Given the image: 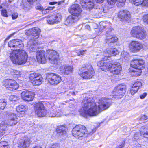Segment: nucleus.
Wrapping results in <instances>:
<instances>
[{
    "label": "nucleus",
    "instance_id": "1",
    "mask_svg": "<svg viewBox=\"0 0 148 148\" xmlns=\"http://www.w3.org/2000/svg\"><path fill=\"white\" fill-rule=\"evenodd\" d=\"M97 106L92 98H85L82 103V108L79 111L80 114L84 117L88 116H96L100 110H104L108 108L111 105V101L107 98H102L99 100Z\"/></svg>",
    "mask_w": 148,
    "mask_h": 148
},
{
    "label": "nucleus",
    "instance_id": "2",
    "mask_svg": "<svg viewBox=\"0 0 148 148\" xmlns=\"http://www.w3.org/2000/svg\"><path fill=\"white\" fill-rule=\"evenodd\" d=\"M8 45L10 47L16 49H13L10 54V58L12 63L16 64L22 65L27 62L28 57L27 53L24 50L18 49V48L23 46V44L21 40H12L8 42Z\"/></svg>",
    "mask_w": 148,
    "mask_h": 148
},
{
    "label": "nucleus",
    "instance_id": "3",
    "mask_svg": "<svg viewBox=\"0 0 148 148\" xmlns=\"http://www.w3.org/2000/svg\"><path fill=\"white\" fill-rule=\"evenodd\" d=\"M95 131L88 132L86 127L82 125H79L76 126L72 130V135L77 138H79L82 137H86L92 134Z\"/></svg>",
    "mask_w": 148,
    "mask_h": 148
},
{
    "label": "nucleus",
    "instance_id": "4",
    "mask_svg": "<svg viewBox=\"0 0 148 148\" xmlns=\"http://www.w3.org/2000/svg\"><path fill=\"white\" fill-rule=\"evenodd\" d=\"M131 34L133 37L142 40L146 37V32L143 28L137 26L132 28L131 31Z\"/></svg>",
    "mask_w": 148,
    "mask_h": 148
},
{
    "label": "nucleus",
    "instance_id": "5",
    "mask_svg": "<svg viewBox=\"0 0 148 148\" xmlns=\"http://www.w3.org/2000/svg\"><path fill=\"white\" fill-rule=\"evenodd\" d=\"M85 69L79 73L80 75L84 79H89L95 74V72L92 66L90 64L85 65Z\"/></svg>",
    "mask_w": 148,
    "mask_h": 148
},
{
    "label": "nucleus",
    "instance_id": "6",
    "mask_svg": "<svg viewBox=\"0 0 148 148\" xmlns=\"http://www.w3.org/2000/svg\"><path fill=\"white\" fill-rule=\"evenodd\" d=\"M126 85L124 84H120L116 87L114 90L112 94L116 99L122 98L126 92Z\"/></svg>",
    "mask_w": 148,
    "mask_h": 148
},
{
    "label": "nucleus",
    "instance_id": "7",
    "mask_svg": "<svg viewBox=\"0 0 148 148\" xmlns=\"http://www.w3.org/2000/svg\"><path fill=\"white\" fill-rule=\"evenodd\" d=\"M46 58L48 59L49 62L55 64L58 60L59 54L55 50H48L46 51Z\"/></svg>",
    "mask_w": 148,
    "mask_h": 148
},
{
    "label": "nucleus",
    "instance_id": "8",
    "mask_svg": "<svg viewBox=\"0 0 148 148\" xmlns=\"http://www.w3.org/2000/svg\"><path fill=\"white\" fill-rule=\"evenodd\" d=\"M34 109L37 115L39 117L45 116L47 111L43 104L41 102H38L34 104Z\"/></svg>",
    "mask_w": 148,
    "mask_h": 148
},
{
    "label": "nucleus",
    "instance_id": "9",
    "mask_svg": "<svg viewBox=\"0 0 148 148\" xmlns=\"http://www.w3.org/2000/svg\"><path fill=\"white\" fill-rule=\"evenodd\" d=\"M46 79L51 84L57 85L60 82L61 77L57 74L50 73L47 74Z\"/></svg>",
    "mask_w": 148,
    "mask_h": 148
},
{
    "label": "nucleus",
    "instance_id": "10",
    "mask_svg": "<svg viewBox=\"0 0 148 148\" xmlns=\"http://www.w3.org/2000/svg\"><path fill=\"white\" fill-rule=\"evenodd\" d=\"M3 85L10 90L17 89L18 88V85L16 81L12 79L4 80L3 82Z\"/></svg>",
    "mask_w": 148,
    "mask_h": 148
},
{
    "label": "nucleus",
    "instance_id": "11",
    "mask_svg": "<svg viewBox=\"0 0 148 148\" xmlns=\"http://www.w3.org/2000/svg\"><path fill=\"white\" fill-rule=\"evenodd\" d=\"M29 79L32 84L35 85H40L43 82L42 76L36 73H31L30 75Z\"/></svg>",
    "mask_w": 148,
    "mask_h": 148
},
{
    "label": "nucleus",
    "instance_id": "12",
    "mask_svg": "<svg viewBox=\"0 0 148 148\" xmlns=\"http://www.w3.org/2000/svg\"><path fill=\"white\" fill-rule=\"evenodd\" d=\"M112 63L108 59L104 58L103 60L98 62V66L103 71H110Z\"/></svg>",
    "mask_w": 148,
    "mask_h": 148
},
{
    "label": "nucleus",
    "instance_id": "13",
    "mask_svg": "<svg viewBox=\"0 0 148 148\" xmlns=\"http://www.w3.org/2000/svg\"><path fill=\"white\" fill-rule=\"evenodd\" d=\"M40 30L38 27H34L29 29L25 33L27 36H31L32 40H35L39 37Z\"/></svg>",
    "mask_w": 148,
    "mask_h": 148
},
{
    "label": "nucleus",
    "instance_id": "14",
    "mask_svg": "<svg viewBox=\"0 0 148 148\" xmlns=\"http://www.w3.org/2000/svg\"><path fill=\"white\" fill-rule=\"evenodd\" d=\"M144 61L143 60L136 59L131 62L130 65L132 68L142 70L144 67Z\"/></svg>",
    "mask_w": 148,
    "mask_h": 148
},
{
    "label": "nucleus",
    "instance_id": "15",
    "mask_svg": "<svg viewBox=\"0 0 148 148\" xmlns=\"http://www.w3.org/2000/svg\"><path fill=\"white\" fill-rule=\"evenodd\" d=\"M69 12L73 15L80 18V15L82 10L80 6L78 4H73L72 5L69 9Z\"/></svg>",
    "mask_w": 148,
    "mask_h": 148
},
{
    "label": "nucleus",
    "instance_id": "16",
    "mask_svg": "<svg viewBox=\"0 0 148 148\" xmlns=\"http://www.w3.org/2000/svg\"><path fill=\"white\" fill-rule=\"evenodd\" d=\"M130 51L133 52H138L142 48V45L140 42L137 41H132L130 44Z\"/></svg>",
    "mask_w": 148,
    "mask_h": 148
},
{
    "label": "nucleus",
    "instance_id": "17",
    "mask_svg": "<svg viewBox=\"0 0 148 148\" xmlns=\"http://www.w3.org/2000/svg\"><path fill=\"white\" fill-rule=\"evenodd\" d=\"M111 31L110 29H109L108 31H106V33L105 42L108 44L116 42L118 40V38L111 33Z\"/></svg>",
    "mask_w": 148,
    "mask_h": 148
},
{
    "label": "nucleus",
    "instance_id": "18",
    "mask_svg": "<svg viewBox=\"0 0 148 148\" xmlns=\"http://www.w3.org/2000/svg\"><path fill=\"white\" fill-rule=\"evenodd\" d=\"M122 70L120 64L117 62H115L112 63L110 69V71L111 73L115 75L119 74Z\"/></svg>",
    "mask_w": 148,
    "mask_h": 148
},
{
    "label": "nucleus",
    "instance_id": "19",
    "mask_svg": "<svg viewBox=\"0 0 148 148\" xmlns=\"http://www.w3.org/2000/svg\"><path fill=\"white\" fill-rule=\"evenodd\" d=\"M34 95L33 92L28 90L24 91L21 94L22 99L27 101H32L34 98Z\"/></svg>",
    "mask_w": 148,
    "mask_h": 148
},
{
    "label": "nucleus",
    "instance_id": "20",
    "mask_svg": "<svg viewBox=\"0 0 148 148\" xmlns=\"http://www.w3.org/2000/svg\"><path fill=\"white\" fill-rule=\"evenodd\" d=\"M118 16L121 21H127L130 19V13L129 11L126 10L120 11Z\"/></svg>",
    "mask_w": 148,
    "mask_h": 148
},
{
    "label": "nucleus",
    "instance_id": "21",
    "mask_svg": "<svg viewBox=\"0 0 148 148\" xmlns=\"http://www.w3.org/2000/svg\"><path fill=\"white\" fill-rule=\"evenodd\" d=\"M36 56L37 61L39 62L44 64L46 62L47 58L45 57V53L44 51H38Z\"/></svg>",
    "mask_w": 148,
    "mask_h": 148
},
{
    "label": "nucleus",
    "instance_id": "22",
    "mask_svg": "<svg viewBox=\"0 0 148 148\" xmlns=\"http://www.w3.org/2000/svg\"><path fill=\"white\" fill-rule=\"evenodd\" d=\"M62 16L60 13H57L55 16H52L48 18L47 21L50 24H54L60 21L61 20Z\"/></svg>",
    "mask_w": 148,
    "mask_h": 148
},
{
    "label": "nucleus",
    "instance_id": "23",
    "mask_svg": "<svg viewBox=\"0 0 148 148\" xmlns=\"http://www.w3.org/2000/svg\"><path fill=\"white\" fill-rule=\"evenodd\" d=\"M73 71V67L69 65H63L60 68L61 72L64 74L68 75Z\"/></svg>",
    "mask_w": 148,
    "mask_h": 148
},
{
    "label": "nucleus",
    "instance_id": "24",
    "mask_svg": "<svg viewBox=\"0 0 148 148\" xmlns=\"http://www.w3.org/2000/svg\"><path fill=\"white\" fill-rule=\"evenodd\" d=\"M9 125L13 126L15 125L18 123L17 118L15 114L13 113L11 114L8 121Z\"/></svg>",
    "mask_w": 148,
    "mask_h": 148
},
{
    "label": "nucleus",
    "instance_id": "25",
    "mask_svg": "<svg viewBox=\"0 0 148 148\" xmlns=\"http://www.w3.org/2000/svg\"><path fill=\"white\" fill-rule=\"evenodd\" d=\"M79 19V17L75 15H72L66 18L65 21V24L66 25H69L77 21Z\"/></svg>",
    "mask_w": 148,
    "mask_h": 148
},
{
    "label": "nucleus",
    "instance_id": "26",
    "mask_svg": "<svg viewBox=\"0 0 148 148\" xmlns=\"http://www.w3.org/2000/svg\"><path fill=\"white\" fill-rule=\"evenodd\" d=\"M94 5L92 0H86L85 1L82 2V6L83 8L89 9L92 8Z\"/></svg>",
    "mask_w": 148,
    "mask_h": 148
},
{
    "label": "nucleus",
    "instance_id": "27",
    "mask_svg": "<svg viewBox=\"0 0 148 148\" xmlns=\"http://www.w3.org/2000/svg\"><path fill=\"white\" fill-rule=\"evenodd\" d=\"M31 142L29 138H25L24 141L20 143L18 145L19 148H26L28 147Z\"/></svg>",
    "mask_w": 148,
    "mask_h": 148
},
{
    "label": "nucleus",
    "instance_id": "28",
    "mask_svg": "<svg viewBox=\"0 0 148 148\" xmlns=\"http://www.w3.org/2000/svg\"><path fill=\"white\" fill-rule=\"evenodd\" d=\"M7 131V126L5 125L4 121L2 122L0 124V137L6 132Z\"/></svg>",
    "mask_w": 148,
    "mask_h": 148
},
{
    "label": "nucleus",
    "instance_id": "29",
    "mask_svg": "<svg viewBox=\"0 0 148 148\" xmlns=\"http://www.w3.org/2000/svg\"><path fill=\"white\" fill-rule=\"evenodd\" d=\"M27 109L28 108L26 106L20 105L16 107V110L18 112L22 114H24Z\"/></svg>",
    "mask_w": 148,
    "mask_h": 148
},
{
    "label": "nucleus",
    "instance_id": "30",
    "mask_svg": "<svg viewBox=\"0 0 148 148\" xmlns=\"http://www.w3.org/2000/svg\"><path fill=\"white\" fill-rule=\"evenodd\" d=\"M66 128L63 126H60L58 127L56 129V131L59 136L64 135L66 134Z\"/></svg>",
    "mask_w": 148,
    "mask_h": 148
},
{
    "label": "nucleus",
    "instance_id": "31",
    "mask_svg": "<svg viewBox=\"0 0 148 148\" xmlns=\"http://www.w3.org/2000/svg\"><path fill=\"white\" fill-rule=\"evenodd\" d=\"M141 70L134 68V69L130 70V74L132 76H137L141 75Z\"/></svg>",
    "mask_w": 148,
    "mask_h": 148
},
{
    "label": "nucleus",
    "instance_id": "32",
    "mask_svg": "<svg viewBox=\"0 0 148 148\" xmlns=\"http://www.w3.org/2000/svg\"><path fill=\"white\" fill-rule=\"evenodd\" d=\"M56 108H51L48 111V113L49 116L51 117H53L57 116L56 114Z\"/></svg>",
    "mask_w": 148,
    "mask_h": 148
},
{
    "label": "nucleus",
    "instance_id": "33",
    "mask_svg": "<svg viewBox=\"0 0 148 148\" xmlns=\"http://www.w3.org/2000/svg\"><path fill=\"white\" fill-rule=\"evenodd\" d=\"M7 105V100L5 99H0V111L3 110Z\"/></svg>",
    "mask_w": 148,
    "mask_h": 148
},
{
    "label": "nucleus",
    "instance_id": "34",
    "mask_svg": "<svg viewBox=\"0 0 148 148\" xmlns=\"http://www.w3.org/2000/svg\"><path fill=\"white\" fill-rule=\"evenodd\" d=\"M141 135L145 138H148V128H142L141 130Z\"/></svg>",
    "mask_w": 148,
    "mask_h": 148
},
{
    "label": "nucleus",
    "instance_id": "35",
    "mask_svg": "<svg viewBox=\"0 0 148 148\" xmlns=\"http://www.w3.org/2000/svg\"><path fill=\"white\" fill-rule=\"evenodd\" d=\"M125 1L126 0H107L108 4L111 5H114L116 1L119 3H124Z\"/></svg>",
    "mask_w": 148,
    "mask_h": 148
},
{
    "label": "nucleus",
    "instance_id": "36",
    "mask_svg": "<svg viewBox=\"0 0 148 148\" xmlns=\"http://www.w3.org/2000/svg\"><path fill=\"white\" fill-rule=\"evenodd\" d=\"M142 86L141 82L139 80H137L136 81L133 85L132 86L139 89Z\"/></svg>",
    "mask_w": 148,
    "mask_h": 148
},
{
    "label": "nucleus",
    "instance_id": "37",
    "mask_svg": "<svg viewBox=\"0 0 148 148\" xmlns=\"http://www.w3.org/2000/svg\"><path fill=\"white\" fill-rule=\"evenodd\" d=\"M110 51H109L110 53H111V55H113L114 56L116 55L119 53V52L118 50L115 48H111L110 49Z\"/></svg>",
    "mask_w": 148,
    "mask_h": 148
},
{
    "label": "nucleus",
    "instance_id": "38",
    "mask_svg": "<svg viewBox=\"0 0 148 148\" xmlns=\"http://www.w3.org/2000/svg\"><path fill=\"white\" fill-rule=\"evenodd\" d=\"M109 51H110V49H108L103 52V56L106 57V58H105L107 59H108L107 58H108L110 57L111 56V53H109L110 52Z\"/></svg>",
    "mask_w": 148,
    "mask_h": 148
},
{
    "label": "nucleus",
    "instance_id": "39",
    "mask_svg": "<svg viewBox=\"0 0 148 148\" xmlns=\"http://www.w3.org/2000/svg\"><path fill=\"white\" fill-rule=\"evenodd\" d=\"M0 148H3V147H5V148H8L9 147L8 144L6 141H1L0 142Z\"/></svg>",
    "mask_w": 148,
    "mask_h": 148
},
{
    "label": "nucleus",
    "instance_id": "40",
    "mask_svg": "<svg viewBox=\"0 0 148 148\" xmlns=\"http://www.w3.org/2000/svg\"><path fill=\"white\" fill-rule=\"evenodd\" d=\"M132 3L138 6L140 5H142L143 0H132Z\"/></svg>",
    "mask_w": 148,
    "mask_h": 148
},
{
    "label": "nucleus",
    "instance_id": "41",
    "mask_svg": "<svg viewBox=\"0 0 148 148\" xmlns=\"http://www.w3.org/2000/svg\"><path fill=\"white\" fill-rule=\"evenodd\" d=\"M138 89L132 86L130 90V92L132 95H133L137 92Z\"/></svg>",
    "mask_w": 148,
    "mask_h": 148
},
{
    "label": "nucleus",
    "instance_id": "42",
    "mask_svg": "<svg viewBox=\"0 0 148 148\" xmlns=\"http://www.w3.org/2000/svg\"><path fill=\"white\" fill-rule=\"evenodd\" d=\"M1 13L2 16L4 17H8V16L7 14V11L6 9H3L1 11Z\"/></svg>",
    "mask_w": 148,
    "mask_h": 148
},
{
    "label": "nucleus",
    "instance_id": "43",
    "mask_svg": "<svg viewBox=\"0 0 148 148\" xmlns=\"http://www.w3.org/2000/svg\"><path fill=\"white\" fill-rule=\"evenodd\" d=\"M12 72L13 74L17 75V77H21V73L19 71L13 70Z\"/></svg>",
    "mask_w": 148,
    "mask_h": 148
},
{
    "label": "nucleus",
    "instance_id": "44",
    "mask_svg": "<svg viewBox=\"0 0 148 148\" xmlns=\"http://www.w3.org/2000/svg\"><path fill=\"white\" fill-rule=\"evenodd\" d=\"M141 131L140 132H137L134 134V138L135 139L137 140L140 138V136H142L141 135Z\"/></svg>",
    "mask_w": 148,
    "mask_h": 148
},
{
    "label": "nucleus",
    "instance_id": "45",
    "mask_svg": "<svg viewBox=\"0 0 148 148\" xmlns=\"http://www.w3.org/2000/svg\"><path fill=\"white\" fill-rule=\"evenodd\" d=\"M53 8L51 7H49L47 8L44 9L42 11V13H46L48 12L49 10H52L53 9Z\"/></svg>",
    "mask_w": 148,
    "mask_h": 148
},
{
    "label": "nucleus",
    "instance_id": "46",
    "mask_svg": "<svg viewBox=\"0 0 148 148\" xmlns=\"http://www.w3.org/2000/svg\"><path fill=\"white\" fill-rule=\"evenodd\" d=\"M129 54L126 51H122L121 52V57L122 58H125L128 56Z\"/></svg>",
    "mask_w": 148,
    "mask_h": 148
},
{
    "label": "nucleus",
    "instance_id": "47",
    "mask_svg": "<svg viewBox=\"0 0 148 148\" xmlns=\"http://www.w3.org/2000/svg\"><path fill=\"white\" fill-rule=\"evenodd\" d=\"M143 19L144 22L148 24V14L143 16Z\"/></svg>",
    "mask_w": 148,
    "mask_h": 148
},
{
    "label": "nucleus",
    "instance_id": "48",
    "mask_svg": "<svg viewBox=\"0 0 148 148\" xmlns=\"http://www.w3.org/2000/svg\"><path fill=\"white\" fill-rule=\"evenodd\" d=\"M63 2V1H61L59 2L55 1L53 2H50L49 3V4L50 5H54L58 3V4L59 5L61 4V3H62Z\"/></svg>",
    "mask_w": 148,
    "mask_h": 148
},
{
    "label": "nucleus",
    "instance_id": "49",
    "mask_svg": "<svg viewBox=\"0 0 148 148\" xmlns=\"http://www.w3.org/2000/svg\"><path fill=\"white\" fill-rule=\"evenodd\" d=\"M142 6L148 7V0H143Z\"/></svg>",
    "mask_w": 148,
    "mask_h": 148
},
{
    "label": "nucleus",
    "instance_id": "50",
    "mask_svg": "<svg viewBox=\"0 0 148 148\" xmlns=\"http://www.w3.org/2000/svg\"><path fill=\"white\" fill-rule=\"evenodd\" d=\"M18 16V14L17 13H14L12 15V18L13 19H15Z\"/></svg>",
    "mask_w": 148,
    "mask_h": 148
},
{
    "label": "nucleus",
    "instance_id": "51",
    "mask_svg": "<svg viewBox=\"0 0 148 148\" xmlns=\"http://www.w3.org/2000/svg\"><path fill=\"white\" fill-rule=\"evenodd\" d=\"M60 146L59 144L55 143L53 144L49 148H59Z\"/></svg>",
    "mask_w": 148,
    "mask_h": 148
},
{
    "label": "nucleus",
    "instance_id": "52",
    "mask_svg": "<svg viewBox=\"0 0 148 148\" xmlns=\"http://www.w3.org/2000/svg\"><path fill=\"white\" fill-rule=\"evenodd\" d=\"M147 119V117L145 115L141 116L140 119V120L141 121H145Z\"/></svg>",
    "mask_w": 148,
    "mask_h": 148
},
{
    "label": "nucleus",
    "instance_id": "53",
    "mask_svg": "<svg viewBox=\"0 0 148 148\" xmlns=\"http://www.w3.org/2000/svg\"><path fill=\"white\" fill-rule=\"evenodd\" d=\"M147 94L146 93H144L141 95L140 96V98L141 99H143L146 96Z\"/></svg>",
    "mask_w": 148,
    "mask_h": 148
},
{
    "label": "nucleus",
    "instance_id": "54",
    "mask_svg": "<svg viewBox=\"0 0 148 148\" xmlns=\"http://www.w3.org/2000/svg\"><path fill=\"white\" fill-rule=\"evenodd\" d=\"M124 143L125 142H123L121 144L118 146V148H123V147L124 146Z\"/></svg>",
    "mask_w": 148,
    "mask_h": 148
},
{
    "label": "nucleus",
    "instance_id": "55",
    "mask_svg": "<svg viewBox=\"0 0 148 148\" xmlns=\"http://www.w3.org/2000/svg\"><path fill=\"white\" fill-rule=\"evenodd\" d=\"M10 98L11 99H12V101H16V98H17L16 96H14L13 95H11L10 96Z\"/></svg>",
    "mask_w": 148,
    "mask_h": 148
},
{
    "label": "nucleus",
    "instance_id": "56",
    "mask_svg": "<svg viewBox=\"0 0 148 148\" xmlns=\"http://www.w3.org/2000/svg\"><path fill=\"white\" fill-rule=\"evenodd\" d=\"M133 148H141V145L140 144H137Z\"/></svg>",
    "mask_w": 148,
    "mask_h": 148
},
{
    "label": "nucleus",
    "instance_id": "57",
    "mask_svg": "<svg viewBox=\"0 0 148 148\" xmlns=\"http://www.w3.org/2000/svg\"><path fill=\"white\" fill-rule=\"evenodd\" d=\"M36 9H39L40 10H42V11L44 10L43 7L40 6H37Z\"/></svg>",
    "mask_w": 148,
    "mask_h": 148
},
{
    "label": "nucleus",
    "instance_id": "58",
    "mask_svg": "<svg viewBox=\"0 0 148 148\" xmlns=\"http://www.w3.org/2000/svg\"><path fill=\"white\" fill-rule=\"evenodd\" d=\"M86 51H87L86 50H80L79 51L80 54L81 55H83L84 54V53Z\"/></svg>",
    "mask_w": 148,
    "mask_h": 148
},
{
    "label": "nucleus",
    "instance_id": "59",
    "mask_svg": "<svg viewBox=\"0 0 148 148\" xmlns=\"http://www.w3.org/2000/svg\"><path fill=\"white\" fill-rule=\"evenodd\" d=\"M95 1L97 3H103L104 0H95Z\"/></svg>",
    "mask_w": 148,
    "mask_h": 148
},
{
    "label": "nucleus",
    "instance_id": "60",
    "mask_svg": "<svg viewBox=\"0 0 148 148\" xmlns=\"http://www.w3.org/2000/svg\"><path fill=\"white\" fill-rule=\"evenodd\" d=\"M85 28L86 29L88 30H90V26L88 25H86L85 26Z\"/></svg>",
    "mask_w": 148,
    "mask_h": 148
},
{
    "label": "nucleus",
    "instance_id": "61",
    "mask_svg": "<svg viewBox=\"0 0 148 148\" xmlns=\"http://www.w3.org/2000/svg\"><path fill=\"white\" fill-rule=\"evenodd\" d=\"M33 148H42L41 147H39V146H36L34 147Z\"/></svg>",
    "mask_w": 148,
    "mask_h": 148
},
{
    "label": "nucleus",
    "instance_id": "62",
    "mask_svg": "<svg viewBox=\"0 0 148 148\" xmlns=\"http://www.w3.org/2000/svg\"><path fill=\"white\" fill-rule=\"evenodd\" d=\"M72 94L73 95H75V92H72Z\"/></svg>",
    "mask_w": 148,
    "mask_h": 148
},
{
    "label": "nucleus",
    "instance_id": "63",
    "mask_svg": "<svg viewBox=\"0 0 148 148\" xmlns=\"http://www.w3.org/2000/svg\"><path fill=\"white\" fill-rule=\"evenodd\" d=\"M2 8V6H0V8Z\"/></svg>",
    "mask_w": 148,
    "mask_h": 148
},
{
    "label": "nucleus",
    "instance_id": "64",
    "mask_svg": "<svg viewBox=\"0 0 148 148\" xmlns=\"http://www.w3.org/2000/svg\"><path fill=\"white\" fill-rule=\"evenodd\" d=\"M106 27V26H104V27H104V28H105Z\"/></svg>",
    "mask_w": 148,
    "mask_h": 148
}]
</instances>
